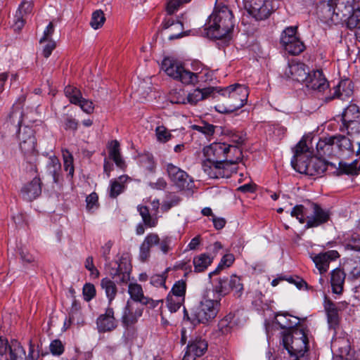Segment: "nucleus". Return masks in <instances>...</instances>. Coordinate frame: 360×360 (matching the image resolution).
<instances>
[{
    "instance_id": "obj_1",
    "label": "nucleus",
    "mask_w": 360,
    "mask_h": 360,
    "mask_svg": "<svg viewBox=\"0 0 360 360\" xmlns=\"http://www.w3.org/2000/svg\"><path fill=\"white\" fill-rule=\"evenodd\" d=\"M327 165L323 158L311 155L304 140H300L295 147L291 165L299 173L309 176L321 175L326 170Z\"/></svg>"
},
{
    "instance_id": "obj_2",
    "label": "nucleus",
    "mask_w": 360,
    "mask_h": 360,
    "mask_svg": "<svg viewBox=\"0 0 360 360\" xmlns=\"http://www.w3.org/2000/svg\"><path fill=\"white\" fill-rule=\"evenodd\" d=\"M300 224L306 222L305 228L318 227L328 221L330 217L329 210L322 208L319 205L308 202L306 205H295L290 212Z\"/></svg>"
},
{
    "instance_id": "obj_3",
    "label": "nucleus",
    "mask_w": 360,
    "mask_h": 360,
    "mask_svg": "<svg viewBox=\"0 0 360 360\" xmlns=\"http://www.w3.org/2000/svg\"><path fill=\"white\" fill-rule=\"evenodd\" d=\"M233 18L226 6L215 8L208 19L207 35L217 39L229 38L234 27Z\"/></svg>"
},
{
    "instance_id": "obj_4",
    "label": "nucleus",
    "mask_w": 360,
    "mask_h": 360,
    "mask_svg": "<svg viewBox=\"0 0 360 360\" xmlns=\"http://www.w3.org/2000/svg\"><path fill=\"white\" fill-rule=\"evenodd\" d=\"M219 93L222 96L221 103L215 108L221 113L233 112L240 109L246 103L249 95L247 87L239 84L230 85Z\"/></svg>"
},
{
    "instance_id": "obj_5",
    "label": "nucleus",
    "mask_w": 360,
    "mask_h": 360,
    "mask_svg": "<svg viewBox=\"0 0 360 360\" xmlns=\"http://www.w3.org/2000/svg\"><path fill=\"white\" fill-rule=\"evenodd\" d=\"M284 347L289 354L290 360H309L307 355L309 341L302 328H294L283 335Z\"/></svg>"
},
{
    "instance_id": "obj_6",
    "label": "nucleus",
    "mask_w": 360,
    "mask_h": 360,
    "mask_svg": "<svg viewBox=\"0 0 360 360\" xmlns=\"http://www.w3.org/2000/svg\"><path fill=\"white\" fill-rule=\"evenodd\" d=\"M203 153L206 158L235 167L242 159L241 149L226 143H212L204 148Z\"/></svg>"
},
{
    "instance_id": "obj_7",
    "label": "nucleus",
    "mask_w": 360,
    "mask_h": 360,
    "mask_svg": "<svg viewBox=\"0 0 360 360\" xmlns=\"http://www.w3.org/2000/svg\"><path fill=\"white\" fill-rule=\"evenodd\" d=\"M24 117L23 112L20 108L14 109L9 115L10 122L18 126V139L21 151L30 154L35 150L37 140L34 130L28 125H22Z\"/></svg>"
},
{
    "instance_id": "obj_8",
    "label": "nucleus",
    "mask_w": 360,
    "mask_h": 360,
    "mask_svg": "<svg viewBox=\"0 0 360 360\" xmlns=\"http://www.w3.org/2000/svg\"><path fill=\"white\" fill-rule=\"evenodd\" d=\"M112 246V243L109 240L101 247V255L106 262L105 271L118 284L127 283L129 280L131 265L124 259H120L118 262H110L109 255Z\"/></svg>"
},
{
    "instance_id": "obj_9",
    "label": "nucleus",
    "mask_w": 360,
    "mask_h": 360,
    "mask_svg": "<svg viewBox=\"0 0 360 360\" xmlns=\"http://www.w3.org/2000/svg\"><path fill=\"white\" fill-rule=\"evenodd\" d=\"M161 68L169 77L184 84L195 85L198 82V75L185 69L181 63L174 58H165Z\"/></svg>"
},
{
    "instance_id": "obj_10",
    "label": "nucleus",
    "mask_w": 360,
    "mask_h": 360,
    "mask_svg": "<svg viewBox=\"0 0 360 360\" xmlns=\"http://www.w3.org/2000/svg\"><path fill=\"white\" fill-rule=\"evenodd\" d=\"M219 302L204 298L192 309V323H207L215 318L218 312Z\"/></svg>"
},
{
    "instance_id": "obj_11",
    "label": "nucleus",
    "mask_w": 360,
    "mask_h": 360,
    "mask_svg": "<svg viewBox=\"0 0 360 360\" xmlns=\"http://www.w3.org/2000/svg\"><path fill=\"white\" fill-rule=\"evenodd\" d=\"M202 168L205 174L212 179L229 178L236 172V167L227 165L226 162H218L206 158L202 162Z\"/></svg>"
},
{
    "instance_id": "obj_12",
    "label": "nucleus",
    "mask_w": 360,
    "mask_h": 360,
    "mask_svg": "<svg viewBox=\"0 0 360 360\" xmlns=\"http://www.w3.org/2000/svg\"><path fill=\"white\" fill-rule=\"evenodd\" d=\"M245 8L257 20L267 18L273 11L271 2L269 0H246Z\"/></svg>"
},
{
    "instance_id": "obj_13",
    "label": "nucleus",
    "mask_w": 360,
    "mask_h": 360,
    "mask_svg": "<svg viewBox=\"0 0 360 360\" xmlns=\"http://www.w3.org/2000/svg\"><path fill=\"white\" fill-rule=\"evenodd\" d=\"M166 170L169 179L179 189H188L192 181L188 174L172 163L166 165Z\"/></svg>"
},
{
    "instance_id": "obj_14",
    "label": "nucleus",
    "mask_w": 360,
    "mask_h": 360,
    "mask_svg": "<svg viewBox=\"0 0 360 360\" xmlns=\"http://www.w3.org/2000/svg\"><path fill=\"white\" fill-rule=\"evenodd\" d=\"M142 314L143 308L140 305L128 300L123 309L121 317L122 325L126 328L134 326L142 316Z\"/></svg>"
},
{
    "instance_id": "obj_15",
    "label": "nucleus",
    "mask_w": 360,
    "mask_h": 360,
    "mask_svg": "<svg viewBox=\"0 0 360 360\" xmlns=\"http://www.w3.org/2000/svg\"><path fill=\"white\" fill-rule=\"evenodd\" d=\"M309 68L303 63L292 60L284 70V76L293 80L304 83L307 78Z\"/></svg>"
},
{
    "instance_id": "obj_16",
    "label": "nucleus",
    "mask_w": 360,
    "mask_h": 360,
    "mask_svg": "<svg viewBox=\"0 0 360 360\" xmlns=\"http://www.w3.org/2000/svg\"><path fill=\"white\" fill-rule=\"evenodd\" d=\"M207 342L200 337L191 339L187 347L183 360H195L202 356L207 350Z\"/></svg>"
},
{
    "instance_id": "obj_17",
    "label": "nucleus",
    "mask_w": 360,
    "mask_h": 360,
    "mask_svg": "<svg viewBox=\"0 0 360 360\" xmlns=\"http://www.w3.org/2000/svg\"><path fill=\"white\" fill-rule=\"evenodd\" d=\"M303 84L308 89L318 92H323L329 87V84L321 70L309 71Z\"/></svg>"
},
{
    "instance_id": "obj_18",
    "label": "nucleus",
    "mask_w": 360,
    "mask_h": 360,
    "mask_svg": "<svg viewBox=\"0 0 360 360\" xmlns=\"http://www.w3.org/2000/svg\"><path fill=\"white\" fill-rule=\"evenodd\" d=\"M339 253L336 250H329L319 254L311 253L309 257L315 264L320 274L326 273L329 268L330 262L339 257Z\"/></svg>"
},
{
    "instance_id": "obj_19",
    "label": "nucleus",
    "mask_w": 360,
    "mask_h": 360,
    "mask_svg": "<svg viewBox=\"0 0 360 360\" xmlns=\"http://www.w3.org/2000/svg\"><path fill=\"white\" fill-rule=\"evenodd\" d=\"M335 11V24L343 22L354 11L355 0H333Z\"/></svg>"
},
{
    "instance_id": "obj_20",
    "label": "nucleus",
    "mask_w": 360,
    "mask_h": 360,
    "mask_svg": "<svg viewBox=\"0 0 360 360\" xmlns=\"http://www.w3.org/2000/svg\"><path fill=\"white\" fill-rule=\"evenodd\" d=\"M96 326L100 333L110 332L117 328V321L115 318L114 310L112 307L109 306L105 313L97 318Z\"/></svg>"
},
{
    "instance_id": "obj_21",
    "label": "nucleus",
    "mask_w": 360,
    "mask_h": 360,
    "mask_svg": "<svg viewBox=\"0 0 360 360\" xmlns=\"http://www.w3.org/2000/svg\"><path fill=\"white\" fill-rule=\"evenodd\" d=\"M215 89L214 87H207L203 89H195L191 93H189L186 97H181V99L173 100L176 103L186 104L190 103L195 105L198 101L207 98L210 96Z\"/></svg>"
},
{
    "instance_id": "obj_22",
    "label": "nucleus",
    "mask_w": 360,
    "mask_h": 360,
    "mask_svg": "<svg viewBox=\"0 0 360 360\" xmlns=\"http://www.w3.org/2000/svg\"><path fill=\"white\" fill-rule=\"evenodd\" d=\"M32 10V3L31 1H24L19 6L18 11L14 16L13 27L15 30H20L25 22V17L30 14Z\"/></svg>"
},
{
    "instance_id": "obj_23",
    "label": "nucleus",
    "mask_w": 360,
    "mask_h": 360,
    "mask_svg": "<svg viewBox=\"0 0 360 360\" xmlns=\"http://www.w3.org/2000/svg\"><path fill=\"white\" fill-rule=\"evenodd\" d=\"M317 155L321 158L335 155L336 153L333 136L320 139L316 143Z\"/></svg>"
},
{
    "instance_id": "obj_24",
    "label": "nucleus",
    "mask_w": 360,
    "mask_h": 360,
    "mask_svg": "<svg viewBox=\"0 0 360 360\" xmlns=\"http://www.w3.org/2000/svg\"><path fill=\"white\" fill-rule=\"evenodd\" d=\"M41 193V180L38 177H34L30 182L25 184L21 190L23 198L28 201L36 199Z\"/></svg>"
},
{
    "instance_id": "obj_25",
    "label": "nucleus",
    "mask_w": 360,
    "mask_h": 360,
    "mask_svg": "<svg viewBox=\"0 0 360 360\" xmlns=\"http://www.w3.org/2000/svg\"><path fill=\"white\" fill-rule=\"evenodd\" d=\"M317 13L323 21H331L335 24L336 15L333 0L320 3L317 7Z\"/></svg>"
},
{
    "instance_id": "obj_26",
    "label": "nucleus",
    "mask_w": 360,
    "mask_h": 360,
    "mask_svg": "<svg viewBox=\"0 0 360 360\" xmlns=\"http://www.w3.org/2000/svg\"><path fill=\"white\" fill-rule=\"evenodd\" d=\"M275 322L281 328L288 329L291 331L298 324L299 320L295 316H292L288 313H278L275 316Z\"/></svg>"
},
{
    "instance_id": "obj_27",
    "label": "nucleus",
    "mask_w": 360,
    "mask_h": 360,
    "mask_svg": "<svg viewBox=\"0 0 360 360\" xmlns=\"http://www.w3.org/2000/svg\"><path fill=\"white\" fill-rule=\"evenodd\" d=\"M137 210L139 212L143 221V224L147 228H154L158 224V216L156 213L150 214L149 209L147 206L139 205L137 207Z\"/></svg>"
},
{
    "instance_id": "obj_28",
    "label": "nucleus",
    "mask_w": 360,
    "mask_h": 360,
    "mask_svg": "<svg viewBox=\"0 0 360 360\" xmlns=\"http://www.w3.org/2000/svg\"><path fill=\"white\" fill-rule=\"evenodd\" d=\"M344 269L348 273L349 278L360 277V257L347 258L343 264Z\"/></svg>"
},
{
    "instance_id": "obj_29",
    "label": "nucleus",
    "mask_w": 360,
    "mask_h": 360,
    "mask_svg": "<svg viewBox=\"0 0 360 360\" xmlns=\"http://www.w3.org/2000/svg\"><path fill=\"white\" fill-rule=\"evenodd\" d=\"M324 308L326 311L329 328L335 330L340 321L337 307L331 301L327 300L325 302Z\"/></svg>"
},
{
    "instance_id": "obj_30",
    "label": "nucleus",
    "mask_w": 360,
    "mask_h": 360,
    "mask_svg": "<svg viewBox=\"0 0 360 360\" xmlns=\"http://www.w3.org/2000/svg\"><path fill=\"white\" fill-rule=\"evenodd\" d=\"M351 82L349 80L341 81L335 88L333 97L327 98V100H332L334 98H338L344 100L346 98H349L352 94V89L351 88Z\"/></svg>"
},
{
    "instance_id": "obj_31",
    "label": "nucleus",
    "mask_w": 360,
    "mask_h": 360,
    "mask_svg": "<svg viewBox=\"0 0 360 360\" xmlns=\"http://www.w3.org/2000/svg\"><path fill=\"white\" fill-rule=\"evenodd\" d=\"M345 280V273L342 270L336 269L331 272L330 283L334 293H342Z\"/></svg>"
},
{
    "instance_id": "obj_32",
    "label": "nucleus",
    "mask_w": 360,
    "mask_h": 360,
    "mask_svg": "<svg viewBox=\"0 0 360 360\" xmlns=\"http://www.w3.org/2000/svg\"><path fill=\"white\" fill-rule=\"evenodd\" d=\"M356 144L358 145L356 155L360 158V141H356ZM338 164V174H356L357 171H360V161L359 160H354L350 164L342 162H339Z\"/></svg>"
},
{
    "instance_id": "obj_33",
    "label": "nucleus",
    "mask_w": 360,
    "mask_h": 360,
    "mask_svg": "<svg viewBox=\"0 0 360 360\" xmlns=\"http://www.w3.org/2000/svg\"><path fill=\"white\" fill-rule=\"evenodd\" d=\"M101 287L104 290L105 296L108 300L109 306L115 298L117 293V288L115 281L108 277H105L101 281Z\"/></svg>"
},
{
    "instance_id": "obj_34",
    "label": "nucleus",
    "mask_w": 360,
    "mask_h": 360,
    "mask_svg": "<svg viewBox=\"0 0 360 360\" xmlns=\"http://www.w3.org/2000/svg\"><path fill=\"white\" fill-rule=\"evenodd\" d=\"M213 259L214 257H211L206 253H202L194 257L193 259L194 271L197 273L203 272L212 263Z\"/></svg>"
},
{
    "instance_id": "obj_35",
    "label": "nucleus",
    "mask_w": 360,
    "mask_h": 360,
    "mask_svg": "<svg viewBox=\"0 0 360 360\" xmlns=\"http://www.w3.org/2000/svg\"><path fill=\"white\" fill-rule=\"evenodd\" d=\"M46 167L47 172L53 177V182L59 183L61 179V165L59 160L55 156L50 157Z\"/></svg>"
},
{
    "instance_id": "obj_36",
    "label": "nucleus",
    "mask_w": 360,
    "mask_h": 360,
    "mask_svg": "<svg viewBox=\"0 0 360 360\" xmlns=\"http://www.w3.org/2000/svg\"><path fill=\"white\" fill-rule=\"evenodd\" d=\"M333 138L336 152L338 150L353 151V143L356 142L354 139L340 134L333 136Z\"/></svg>"
},
{
    "instance_id": "obj_37",
    "label": "nucleus",
    "mask_w": 360,
    "mask_h": 360,
    "mask_svg": "<svg viewBox=\"0 0 360 360\" xmlns=\"http://www.w3.org/2000/svg\"><path fill=\"white\" fill-rule=\"evenodd\" d=\"M109 157L115 162V165L122 169L125 167V162L122 159L120 152V143L117 140L111 142L109 148Z\"/></svg>"
},
{
    "instance_id": "obj_38",
    "label": "nucleus",
    "mask_w": 360,
    "mask_h": 360,
    "mask_svg": "<svg viewBox=\"0 0 360 360\" xmlns=\"http://www.w3.org/2000/svg\"><path fill=\"white\" fill-rule=\"evenodd\" d=\"M290 41L283 46L284 49L290 54L299 55L305 49V46L298 35L295 37V39L290 40Z\"/></svg>"
},
{
    "instance_id": "obj_39",
    "label": "nucleus",
    "mask_w": 360,
    "mask_h": 360,
    "mask_svg": "<svg viewBox=\"0 0 360 360\" xmlns=\"http://www.w3.org/2000/svg\"><path fill=\"white\" fill-rule=\"evenodd\" d=\"M172 26L174 27L175 30L179 31V32L177 34H169L168 37V39L169 40H174V39L181 37L183 36L182 30L184 29V26L181 22H179V21L174 22V20L172 19H165L162 22L163 29L167 30Z\"/></svg>"
},
{
    "instance_id": "obj_40",
    "label": "nucleus",
    "mask_w": 360,
    "mask_h": 360,
    "mask_svg": "<svg viewBox=\"0 0 360 360\" xmlns=\"http://www.w3.org/2000/svg\"><path fill=\"white\" fill-rule=\"evenodd\" d=\"M127 179L124 176H121L118 179L111 181L110 186V197L115 198L122 193L124 190V182Z\"/></svg>"
},
{
    "instance_id": "obj_41",
    "label": "nucleus",
    "mask_w": 360,
    "mask_h": 360,
    "mask_svg": "<svg viewBox=\"0 0 360 360\" xmlns=\"http://www.w3.org/2000/svg\"><path fill=\"white\" fill-rule=\"evenodd\" d=\"M360 117L359 108L354 103L349 104L342 112V122L346 123L351 122L354 119L359 118Z\"/></svg>"
},
{
    "instance_id": "obj_42",
    "label": "nucleus",
    "mask_w": 360,
    "mask_h": 360,
    "mask_svg": "<svg viewBox=\"0 0 360 360\" xmlns=\"http://www.w3.org/2000/svg\"><path fill=\"white\" fill-rule=\"evenodd\" d=\"M128 292L130 295L131 299L134 302L141 303L143 300H146L142 287L138 283H129Z\"/></svg>"
},
{
    "instance_id": "obj_43",
    "label": "nucleus",
    "mask_w": 360,
    "mask_h": 360,
    "mask_svg": "<svg viewBox=\"0 0 360 360\" xmlns=\"http://www.w3.org/2000/svg\"><path fill=\"white\" fill-rule=\"evenodd\" d=\"M9 350L11 360H22L27 358L24 348L18 341L12 342Z\"/></svg>"
},
{
    "instance_id": "obj_44",
    "label": "nucleus",
    "mask_w": 360,
    "mask_h": 360,
    "mask_svg": "<svg viewBox=\"0 0 360 360\" xmlns=\"http://www.w3.org/2000/svg\"><path fill=\"white\" fill-rule=\"evenodd\" d=\"M214 290L221 296L227 295L231 291L230 278H219L214 285Z\"/></svg>"
},
{
    "instance_id": "obj_45",
    "label": "nucleus",
    "mask_w": 360,
    "mask_h": 360,
    "mask_svg": "<svg viewBox=\"0 0 360 360\" xmlns=\"http://www.w3.org/2000/svg\"><path fill=\"white\" fill-rule=\"evenodd\" d=\"M184 300L185 299H184V297H179L169 293L166 299L167 306L169 310L172 313H174L180 309L181 305L184 304Z\"/></svg>"
},
{
    "instance_id": "obj_46",
    "label": "nucleus",
    "mask_w": 360,
    "mask_h": 360,
    "mask_svg": "<svg viewBox=\"0 0 360 360\" xmlns=\"http://www.w3.org/2000/svg\"><path fill=\"white\" fill-rule=\"evenodd\" d=\"M64 92L65 96L68 98L70 102L76 105L79 103L82 95L80 90L75 86H68L65 88Z\"/></svg>"
},
{
    "instance_id": "obj_47",
    "label": "nucleus",
    "mask_w": 360,
    "mask_h": 360,
    "mask_svg": "<svg viewBox=\"0 0 360 360\" xmlns=\"http://www.w3.org/2000/svg\"><path fill=\"white\" fill-rule=\"evenodd\" d=\"M215 127L213 124L205 122H202L199 124H193L191 127L192 129L198 131L206 136H212L214 133Z\"/></svg>"
},
{
    "instance_id": "obj_48",
    "label": "nucleus",
    "mask_w": 360,
    "mask_h": 360,
    "mask_svg": "<svg viewBox=\"0 0 360 360\" xmlns=\"http://www.w3.org/2000/svg\"><path fill=\"white\" fill-rule=\"evenodd\" d=\"M297 27L290 26L286 27L281 35V44L283 46L285 44H288L290 40L295 39L297 34Z\"/></svg>"
},
{
    "instance_id": "obj_49",
    "label": "nucleus",
    "mask_w": 360,
    "mask_h": 360,
    "mask_svg": "<svg viewBox=\"0 0 360 360\" xmlns=\"http://www.w3.org/2000/svg\"><path fill=\"white\" fill-rule=\"evenodd\" d=\"M105 21L103 12L101 10H97L92 13L90 25L94 30L101 27Z\"/></svg>"
},
{
    "instance_id": "obj_50",
    "label": "nucleus",
    "mask_w": 360,
    "mask_h": 360,
    "mask_svg": "<svg viewBox=\"0 0 360 360\" xmlns=\"http://www.w3.org/2000/svg\"><path fill=\"white\" fill-rule=\"evenodd\" d=\"M343 22H346L347 27L350 29L357 30V27L360 26V9H354V11L349 15L348 19L346 21H343Z\"/></svg>"
},
{
    "instance_id": "obj_51",
    "label": "nucleus",
    "mask_w": 360,
    "mask_h": 360,
    "mask_svg": "<svg viewBox=\"0 0 360 360\" xmlns=\"http://www.w3.org/2000/svg\"><path fill=\"white\" fill-rule=\"evenodd\" d=\"M344 127L347 130L348 135L353 136L360 134V116L351 122L343 124Z\"/></svg>"
},
{
    "instance_id": "obj_52",
    "label": "nucleus",
    "mask_w": 360,
    "mask_h": 360,
    "mask_svg": "<svg viewBox=\"0 0 360 360\" xmlns=\"http://www.w3.org/2000/svg\"><path fill=\"white\" fill-rule=\"evenodd\" d=\"M345 248L347 250L360 251V236L356 234H352L345 240Z\"/></svg>"
},
{
    "instance_id": "obj_53",
    "label": "nucleus",
    "mask_w": 360,
    "mask_h": 360,
    "mask_svg": "<svg viewBox=\"0 0 360 360\" xmlns=\"http://www.w3.org/2000/svg\"><path fill=\"white\" fill-rule=\"evenodd\" d=\"M186 290V282L184 281L183 280H180V281H176L174 284L169 293L174 295V296H176L179 297H184V299H185Z\"/></svg>"
},
{
    "instance_id": "obj_54",
    "label": "nucleus",
    "mask_w": 360,
    "mask_h": 360,
    "mask_svg": "<svg viewBox=\"0 0 360 360\" xmlns=\"http://www.w3.org/2000/svg\"><path fill=\"white\" fill-rule=\"evenodd\" d=\"M234 259H235V258H234L233 255H232V254L225 255L221 259V262L219 264L217 268L214 271H212L210 273V274H209L210 277H211L213 275H216L224 266H226V267L230 266L234 262Z\"/></svg>"
},
{
    "instance_id": "obj_55",
    "label": "nucleus",
    "mask_w": 360,
    "mask_h": 360,
    "mask_svg": "<svg viewBox=\"0 0 360 360\" xmlns=\"http://www.w3.org/2000/svg\"><path fill=\"white\" fill-rule=\"evenodd\" d=\"M139 162L142 167L149 172H153L155 166L153 157L150 154L141 155L139 159Z\"/></svg>"
},
{
    "instance_id": "obj_56",
    "label": "nucleus",
    "mask_w": 360,
    "mask_h": 360,
    "mask_svg": "<svg viewBox=\"0 0 360 360\" xmlns=\"http://www.w3.org/2000/svg\"><path fill=\"white\" fill-rule=\"evenodd\" d=\"M69 323L70 324L77 325V326H84L85 321L82 311L70 312Z\"/></svg>"
},
{
    "instance_id": "obj_57",
    "label": "nucleus",
    "mask_w": 360,
    "mask_h": 360,
    "mask_svg": "<svg viewBox=\"0 0 360 360\" xmlns=\"http://www.w3.org/2000/svg\"><path fill=\"white\" fill-rule=\"evenodd\" d=\"M68 155H63V159H64V169L68 172V176L70 178H72L74 175V165H73V158L71 154H70L68 152H67Z\"/></svg>"
},
{
    "instance_id": "obj_58",
    "label": "nucleus",
    "mask_w": 360,
    "mask_h": 360,
    "mask_svg": "<svg viewBox=\"0 0 360 360\" xmlns=\"http://www.w3.org/2000/svg\"><path fill=\"white\" fill-rule=\"evenodd\" d=\"M231 290L235 291L237 296L240 297L243 290V285L240 282V278L235 275L230 277Z\"/></svg>"
},
{
    "instance_id": "obj_59",
    "label": "nucleus",
    "mask_w": 360,
    "mask_h": 360,
    "mask_svg": "<svg viewBox=\"0 0 360 360\" xmlns=\"http://www.w3.org/2000/svg\"><path fill=\"white\" fill-rule=\"evenodd\" d=\"M155 135L160 142H167L171 139V134L164 126H158L155 129Z\"/></svg>"
},
{
    "instance_id": "obj_60",
    "label": "nucleus",
    "mask_w": 360,
    "mask_h": 360,
    "mask_svg": "<svg viewBox=\"0 0 360 360\" xmlns=\"http://www.w3.org/2000/svg\"><path fill=\"white\" fill-rule=\"evenodd\" d=\"M98 197L96 193H91L86 198V209L89 211H94L98 207Z\"/></svg>"
},
{
    "instance_id": "obj_61",
    "label": "nucleus",
    "mask_w": 360,
    "mask_h": 360,
    "mask_svg": "<svg viewBox=\"0 0 360 360\" xmlns=\"http://www.w3.org/2000/svg\"><path fill=\"white\" fill-rule=\"evenodd\" d=\"M83 295L86 302H89L96 296L95 286L91 283H86L83 287Z\"/></svg>"
},
{
    "instance_id": "obj_62",
    "label": "nucleus",
    "mask_w": 360,
    "mask_h": 360,
    "mask_svg": "<svg viewBox=\"0 0 360 360\" xmlns=\"http://www.w3.org/2000/svg\"><path fill=\"white\" fill-rule=\"evenodd\" d=\"M76 105H79L80 108L87 114H91L94 112V105L93 102L85 99L83 97H82V98L79 100V103H77Z\"/></svg>"
},
{
    "instance_id": "obj_63",
    "label": "nucleus",
    "mask_w": 360,
    "mask_h": 360,
    "mask_svg": "<svg viewBox=\"0 0 360 360\" xmlns=\"http://www.w3.org/2000/svg\"><path fill=\"white\" fill-rule=\"evenodd\" d=\"M160 243V238L157 233H150L144 238L143 243L150 248L153 245H158Z\"/></svg>"
},
{
    "instance_id": "obj_64",
    "label": "nucleus",
    "mask_w": 360,
    "mask_h": 360,
    "mask_svg": "<svg viewBox=\"0 0 360 360\" xmlns=\"http://www.w3.org/2000/svg\"><path fill=\"white\" fill-rule=\"evenodd\" d=\"M50 350L54 355H60L64 351V347L59 340H55L50 344Z\"/></svg>"
}]
</instances>
